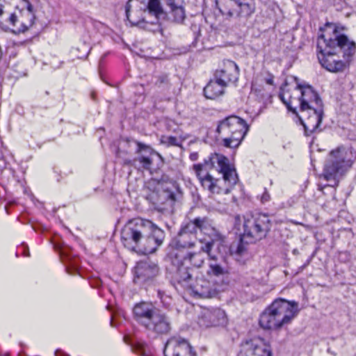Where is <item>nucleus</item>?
I'll return each instance as SVG.
<instances>
[{"label": "nucleus", "instance_id": "7", "mask_svg": "<svg viewBox=\"0 0 356 356\" xmlns=\"http://www.w3.org/2000/svg\"><path fill=\"white\" fill-rule=\"evenodd\" d=\"M356 161V152L352 147H338L329 153L323 177L326 181L334 179L350 170Z\"/></svg>", "mask_w": 356, "mask_h": 356}, {"label": "nucleus", "instance_id": "4", "mask_svg": "<svg viewBox=\"0 0 356 356\" xmlns=\"http://www.w3.org/2000/svg\"><path fill=\"white\" fill-rule=\"evenodd\" d=\"M298 314L296 302L277 298L261 314L259 324L266 330H280L290 324Z\"/></svg>", "mask_w": 356, "mask_h": 356}, {"label": "nucleus", "instance_id": "11", "mask_svg": "<svg viewBox=\"0 0 356 356\" xmlns=\"http://www.w3.org/2000/svg\"><path fill=\"white\" fill-rule=\"evenodd\" d=\"M185 229L195 233L199 229L201 233L209 238V242H213V245L216 241H223L225 238L224 236L212 226L207 217H198L189 221L186 225Z\"/></svg>", "mask_w": 356, "mask_h": 356}, {"label": "nucleus", "instance_id": "26", "mask_svg": "<svg viewBox=\"0 0 356 356\" xmlns=\"http://www.w3.org/2000/svg\"><path fill=\"white\" fill-rule=\"evenodd\" d=\"M138 160L145 169H149L152 164V161L149 157L141 156Z\"/></svg>", "mask_w": 356, "mask_h": 356}, {"label": "nucleus", "instance_id": "23", "mask_svg": "<svg viewBox=\"0 0 356 356\" xmlns=\"http://www.w3.org/2000/svg\"><path fill=\"white\" fill-rule=\"evenodd\" d=\"M168 6L170 8L174 21L177 23L183 22L186 17L183 6L176 4L174 0H169Z\"/></svg>", "mask_w": 356, "mask_h": 356}, {"label": "nucleus", "instance_id": "9", "mask_svg": "<svg viewBox=\"0 0 356 356\" xmlns=\"http://www.w3.org/2000/svg\"><path fill=\"white\" fill-rule=\"evenodd\" d=\"M189 235L186 233H183L180 235V238L177 242L179 247L191 250L184 257L185 262L189 263L191 266L197 268L201 267L204 262V254L206 253L211 259H216L215 257L211 256V252L213 248V242H206L204 245L200 247L196 245V240H189ZM201 244L203 243V240L199 241Z\"/></svg>", "mask_w": 356, "mask_h": 356}, {"label": "nucleus", "instance_id": "25", "mask_svg": "<svg viewBox=\"0 0 356 356\" xmlns=\"http://www.w3.org/2000/svg\"><path fill=\"white\" fill-rule=\"evenodd\" d=\"M161 143L165 144L168 146H179V143L178 139L175 136H163L161 140Z\"/></svg>", "mask_w": 356, "mask_h": 356}, {"label": "nucleus", "instance_id": "37", "mask_svg": "<svg viewBox=\"0 0 356 356\" xmlns=\"http://www.w3.org/2000/svg\"><path fill=\"white\" fill-rule=\"evenodd\" d=\"M0 356H10L8 353L0 354Z\"/></svg>", "mask_w": 356, "mask_h": 356}, {"label": "nucleus", "instance_id": "1", "mask_svg": "<svg viewBox=\"0 0 356 356\" xmlns=\"http://www.w3.org/2000/svg\"><path fill=\"white\" fill-rule=\"evenodd\" d=\"M345 26L327 22L317 39V57L321 66L332 73L348 70L356 52V43L342 33Z\"/></svg>", "mask_w": 356, "mask_h": 356}, {"label": "nucleus", "instance_id": "13", "mask_svg": "<svg viewBox=\"0 0 356 356\" xmlns=\"http://www.w3.org/2000/svg\"><path fill=\"white\" fill-rule=\"evenodd\" d=\"M165 356H197L189 341L179 336L170 338L164 349Z\"/></svg>", "mask_w": 356, "mask_h": 356}, {"label": "nucleus", "instance_id": "21", "mask_svg": "<svg viewBox=\"0 0 356 356\" xmlns=\"http://www.w3.org/2000/svg\"><path fill=\"white\" fill-rule=\"evenodd\" d=\"M238 10L237 16L239 17H249L255 12L254 0H249L248 1H242L241 0L236 3Z\"/></svg>", "mask_w": 356, "mask_h": 356}, {"label": "nucleus", "instance_id": "18", "mask_svg": "<svg viewBox=\"0 0 356 356\" xmlns=\"http://www.w3.org/2000/svg\"><path fill=\"white\" fill-rule=\"evenodd\" d=\"M225 320V313L220 309L207 310L201 316L199 323L201 326L209 327L218 326Z\"/></svg>", "mask_w": 356, "mask_h": 356}, {"label": "nucleus", "instance_id": "8", "mask_svg": "<svg viewBox=\"0 0 356 356\" xmlns=\"http://www.w3.org/2000/svg\"><path fill=\"white\" fill-rule=\"evenodd\" d=\"M248 125L242 118L232 115L220 121L217 131L223 136L222 144L229 148L238 147L248 131Z\"/></svg>", "mask_w": 356, "mask_h": 356}, {"label": "nucleus", "instance_id": "12", "mask_svg": "<svg viewBox=\"0 0 356 356\" xmlns=\"http://www.w3.org/2000/svg\"><path fill=\"white\" fill-rule=\"evenodd\" d=\"M238 356H273V352L268 342L258 337L243 343Z\"/></svg>", "mask_w": 356, "mask_h": 356}, {"label": "nucleus", "instance_id": "35", "mask_svg": "<svg viewBox=\"0 0 356 356\" xmlns=\"http://www.w3.org/2000/svg\"><path fill=\"white\" fill-rule=\"evenodd\" d=\"M3 6H0V16L3 14Z\"/></svg>", "mask_w": 356, "mask_h": 356}, {"label": "nucleus", "instance_id": "24", "mask_svg": "<svg viewBox=\"0 0 356 356\" xmlns=\"http://www.w3.org/2000/svg\"><path fill=\"white\" fill-rule=\"evenodd\" d=\"M229 273V270L227 267L222 266L217 263H211L209 265L207 270L208 275L214 277L225 276Z\"/></svg>", "mask_w": 356, "mask_h": 356}, {"label": "nucleus", "instance_id": "38", "mask_svg": "<svg viewBox=\"0 0 356 356\" xmlns=\"http://www.w3.org/2000/svg\"><path fill=\"white\" fill-rule=\"evenodd\" d=\"M190 278H191V275H188V277L186 279H190Z\"/></svg>", "mask_w": 356, "mask_h": 356}, {"label": "nucleus", "instance_id": "19", "mask_svg": "<svg viewBox=\"0 0 356 356\" xmlns=\"http://www.w3.org/2000/svg\"><path fill=\"white\" fill-rule=\"evenodd\" d=\"M226 86L220 80L211 81L204 88V96L207 99H215L223 94Z\"/></svg>", "mask_w": 356, "mask_h": 356}, {"label": "nucleus", "instance_id": "14", "mask_svg": "<svg viewBox=\"0 0 356 356\" xmlns=\"http://www.w3.org/2000/svg\"><path fill=\"white\" fill-rule=\"evenodd\" d=\"M298 116L305 131L313 132L319 127L321 122L323 107L321 106L300 110Z\"/></svg>", "mask_w": 356, "mask_h": 356}, {"label": "nucleus", "instance_id": "32", "mask_svg": "<svg viewBox=\"0 0 356 356\" xmlns=\"http://www.w3.org/2000/svg\"><path fill=\"white\" fill-rule=\"evenodd\" d=\"M62 354H63V353H62L60 351H59V350H57V351H56V353H55V355H56V356H62Z\"/></svg>", "mask_w": 356, "mask_h": 356}, {"label": "nucleus", "instance_id": "15", "mask_svg": "<svg viewBox=\"0 0 356 356\" xmlns=\"http://www.w3.org/2000/svg\"><path fill=\"white\" fill-rule=\"evenodd\" d=\"M239 68L236 63L231 60H225L215 72V79L220 80L227 86L229 83L237 81Z\"/></svg>", "mask_w": 356, "mask_h": 356}, {"label": "nucleus", "instance_id": "2", "mask_svg": "<svg viewBox=\"0 0 356 356\" xmlns=\"http://www.w3.org/2000/svg\"><path fill=\"white\" fill-rule=\"evenodd\" d=\"M193 170L208 197L220 202L222 196L229 194L239 181L234 163L225 155L214 152L204 163H196Z\"/></svg>", "mask_w": 356, "mask_h": 356}, {"label": "nucleus", "instance_id": "20", "mask_svg": "<svg viewBox=\"0 0 356 356\" xmlns=\"http://www.w3.org/2000/svg\"><path fill=\"white\" fill-rule=\"evenodd\" d=\"M159 273V268L156 265H150L146 262L138 264L136 267V274L138 278H143L145 280L154 277Z\"/></svg>", "mask_w": 356, "mask_h": 356}, {"label": "nucleus", "instance_id": "36", "mask_svg": "<svg viewBox=\"0 0 356 356\" xmlns=\"http://www.w3.org/2000/svg\"><path fill=\"white\" fill-rule=\"evenodd\" d=\"M129 7H130V6H129V5H127V15H128V13H129Z\"/></svg>", "mask_w": 356, "mask_h": 356}, {"label": "nucleus", "instance_id": "29", "mask_svg": "<svg viewBox=\"0 0 356 356\" xmlns=\"http://www.w3.org/2000/svg\"><path fill=\"white\" fill-rule=\"evenodd\" d=\"M166 197L167 200L170 202L171 205H173L174 203L176 202V195L173 192L166 191Z\"/></svg>", "mask_w": 356, "mask_h": 356}, {"label": "nucleus", "instance_id": "3", "mask_svg": "<svg viewBox=\"0 0 356 356\" xmlns=\"http://www.w3.org/2000/svg\"><path fill=\"white\" fill-rule=\"evenodd\" d=\"M165 233L151 220L143 218L129 220L121 230L123 245L145 254L154 253L163 243Z\"/></svg>", "mask_w": 356, "mask_h": 356}, {"label": "nucleus", "instance_id": "17", "mask_svg": "<svg viewBox=\"0 0 356 356\" xmlns=\"http://www.w3.org/2000/svg\"><path fill=\"white\" fill-rule=\"evenodd\" d=\"M299 88L301 90L300 110L322 106L318 93L310 86H301Z\"/></svg>", "mask_w": 356, "mask_h": 356}, {"label": "nucleus", "instance_id": "31", "mask_svg": "<svg viewBox=\"0 0 356 356\" xmlns=\"http://www.w3.org/2000/svg\"><path fill=\"white\" fill-rule=\"evenodd\" d=\"M21 1H22L23 2V3H24V5H23V6H22V8H28V5H29V4H31V3L29 2V0H21Z\"/></svg>", "mask_w": 356, "mask_h": 356}, {"label": "nucleus", "instance_id": "5", "mask_svg": "<svg viewBox=\"0 0 356 356\" xmlns=\"http://www.w3.org/2000/svg\"><path fill=\"white\" fill-rule=\"evenodd\" d=\"M134 320L141 327L157 334H167L171 330L168 317L151 302L141 301L132 309Z\"/></svg>", "mask_w": 356, "mask_h": 356}, {"label": "nucleus", "instance_id": "6", "mask_svg": "<svg viewBox=\"0 0 356 356\" xmlns=\"http://www.w3.org/2000/svg\"><path fill=\"white\" fill-rule=\"evenodd\" d=\"M242 226V242L255 243L267 236L271 229L272 222L267 214L254 212L243 216Z\"/></svg>", "mask_w": 356, "mask_h": 356}, {"label": "nucleus", "instance_id": "10", "mask_svg": "<svg viewBox=\"0 0 356 356\" xmlns=\"http://www.w3.org/2000/svg\"><path fill=\"white\" fill-rule=\"evenodd\" d=\"M35 15L32 4L28 5V8L16 6L14 12L8 18L11 29L15 33H24L29 30L34 24Z\"/></svg>", "mask_w": 356, "mask_h": 356}, {"label": "nucleus", "instance_id": "34", "mask_svg": "<svg viewBox=\"0 0 356 356\" xmlns=\"http://www.w3.org/2000/svg\"><path fill=\"white\" fill-rule=\"evenodd\" d=\"M266 82H267L268 84H270V85H271V84H273V79H268V80L266 81Z\"/></svg>", "mask_w": 356, "mask_h": 356}, {"label": "nucleus", "instance_id": "28", "mask_svg": "<svg viewBox=\"0 0 356 356\" xmlns=\"http://www.w3.org/2000/svg\"><path fill=\"white\" fill-rule=\"evenodd\" d=\"M135 143L136 144V145L138 147V149H137V151H136L137 153H140L143 150H146V149H151L150 146H149L147 145H145V144H144V143H143L141 142L136 141Z\"/></svg>", "mask_w": 356, "mask_h": 356}, {"label": "nucleus", "instance_id": "30", "mask_svg": "<svg viewBox=\"0 0 356 356\" xmlns=\"http://www.w3.org/2000/svg\"><path fill=\"white\" fill-rule=\"evenodd\" d=\"M270 199V195L266 191L264 192L263 194L261 196V202L262 203H265V202L269 201Z\"/></svg>", "mask_w": 356, "mask_h": 356}, {"label": "nucleus", "instance_id": "22", "mask_svg": "<svg viewBox=\"0 0 356 356\" xmlns=\"http://www.w3.org/2000/svg\"><path fill=\"white\" fill-rule=\"evenodd\" d=\"M148 13L159 19L164 14L160 0H149L146 9Z\"/></svg>", "mask_w": 356, "mask_h": 356}, {"label": "nucleus", "instance_id": "27", "mask_svg": "<svg viewBox=\"0 0 356 356\" xmlns=\"http://www.w3.org/2000/svg\"><path fill=\"white\" fill-rule=\"evenodd\" d=\"M247 244L248 243H246L245 242H242V241H241V235L240 236V242L238 244V246H237L236 250L234 251V252L236 254H238V255L243 254L247 250V248H246V247L245 245H247Z\"/></svg>", "mask_w": 356, "mask_h": 356}, {"label": "nucleus", "instance_id": "33", "mask_svg": "<svg viewBox=\"0 0 356 356\" xmlns=\"http://www.w3.org/2000/svg\"><path fill=\"white\" fill-rule=\"evenodd\" d=\"M227 15L229 17H233V16H234V13H233V12H232V11H228V12H227Z\"/></svg>", "mask_w": 356, "mask_h": 356}, {"label": "nucleus", "instance_id": "16", "mask_svg": "<svg viewBox=\"0 0 356 356\" xmlns=\"http://www.w3.org/2000/svg\"><path fill=\"white\" fill-rule=\"evenodd\" d=\"M300 95L299 87L285 86L281 88L279 97L289 111L297 114L296 108L300 106Z\"/></svg>", "mask_w": 356, "mask_h": 356}]
</instances>
